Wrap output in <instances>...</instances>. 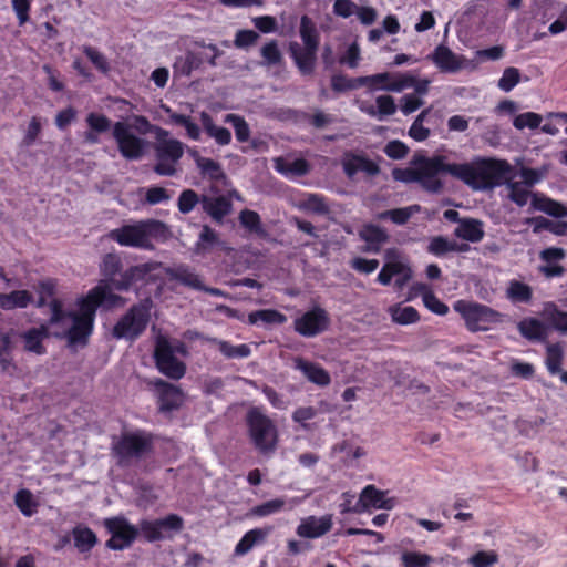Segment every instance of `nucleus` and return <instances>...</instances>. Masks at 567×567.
<instances>
[{"instance_id": "nucleus-43", "label": "nucleus", "mask_w": 567, "mask_h": 567, "mask_svg": "<svg viewBox=\"0 0 567 567\" xmlns=\"http://www.w3.org/2000/svg\"><path fill=\"white\" fill-rule=\"evenodd\" d=\"M564 361V349L559 342L550 343L546 347V368L551 375L559 374Z\"/></svg>"}, {"instance_id": "nucleus-57", "label": "nucleus", "mask_w": 567, "mask_h": 567, "mask_svg": "<svg viewBox=\"0 0 567 567\" xmlns=\"http://www.w3.org/2000/svg\"><path fill=\"white\" fill-rule=\"evenodd\" d=\"M17 507L24 516H31L35 512L32 493L28 489H20L14 496Z\"/></svg>"}, {"instance_id": "nucleus-45", "label": "nucleus", "mask_w": 567, "mask_h": 567, "mask_svg": "<svg viewBox=\"0 0 567 567\" xmlns=\"http://www.w3.org/2000/svg\"><path fill=\"white\" fill-rule=\"evenodd\" d=\"M207 340L209 342L216 343L218 346V350L220 351V353L228 359L247 358L251 353L249 346L245 343L234 346L228 341L218 340L216 338H209Z\"/></svg>"}, {"instance_id": "nucleus-21", "label": "nucleus", "mask_w": 567, "mask_h": 567, "mask_svg": "<svg viewBox=\"0 0 567 567\" xmlns=\"http://www.w3.org/2000/svg\"><path fill=\"white\" fill-rule=\"evenodd\" d=\"M333 520L331 514H326L321 517L308 516L301 520L297 527V534L305 538H319L332 528Z\"/></svg>"}, {"instance_id": "nucleus-5", "label": "nucleus", "mask_w": 567, "mask_h": 567, "mask_svg": "<svg viewBox=\"0 0 567 567\" xmlns=\"http://www.w3.org/2000/svg\"><path fill=\"white\" fill-rule=\"evenodd\" d=\"M509 171L506 161L476 159L471 163H457L458 179L473 189H487L498 184Z\"/></svg>"}, {"instance_id": "nucleus-22", "label": "nucleus", "mask_w": 567, "mask_h": 567, "mask_svg": "<svg viewBox=\"0 0 567 567\" xmlns=\"http://www.w3.org/2000/svg\"><path fill=\"white\" fill-rule=\"evenodd\" d=\"M293 368L299 370L309 382L318 386L324 388L331 383L330 373L317 362L297 357L293 359Z\"/></svg>"}, {"instance_id": "nucleus-11", "label": "nucleus", "mask_w": 567, "mask_h": 567, "mask_svg": "<svg viewBox=\"0 0 567 567\" xmlns=\"http://www.w3.org/2000/svg\"><path fill=\"white\" fill-rule=\"evenodd\" d=\"M454 310L461 315L472 332L487 331L493 324L501 322L502 315L498 311L477 302L458 300L454 303Z\"/></svg>"}, {"instance_id": "nucleus-16", "label": "nucleus", "mask_w": 567, "mask_h": 567, "mask_svg": "<svg viewBox=\"0 0 567 567\" xmlns=\"http://www.w3.org/2000/svg\"><path fill=\"white\" fill-rule=\"evenodd\" d=\"M330 318L321 307H315L293 321L295 331L306 338L316 337L328 329Z\"/></svg>"}, {"instance_id": "nucleus-3", "label": "nucleus", "mask_w": 567, "mask_h": 567, "mask_svg": "<svg viewBox=\"0 0 567 567\" xmlns=\"http://www.w3.org/2000/svg\"><path fill=\"white\" fill-rule=\"evenodd\" d=\"M544 175L545 171L523 167L506 184L508 198L518 206L526 205L530 199L532 207L536 210L544 212L554 217L567 216V208L560 203L544 195L530 194L529 188L538 183Z\"/></svg>"}, {"instance_id": "nucleus-46", "label": "nucleus", "mask_w": 567, "mask_h": 567, "mask_svg": "<svg viewBox=\"0 0 567 567\" xmlns=\"http://www.w3.org/2000/svg\"><path fill=\"white\" fill-rule=\"evenodd\" d=\"M203 63V59L196 53L188 51L185 55L176 59L174 70L181 75L188 76L194 70H197Z\"/></svg>"}, {"instance_id": "nucleus-38", "label": "nucleus", "mask_w": 567, "mask_h": 567, "mask_svg": "<svg viewBox=\"0 0 567 567\" xmlns=\"http://www.w3.org/2000/svg\"><path fill=\"white\" fill-rule=\"evenodd\" d=\"M72 535L74 546L80 553H87L97 544L96 534L87 526L74 527Z\"/></svg>"}, {"instance_id": "nucleus-23", "label": "nucleus", "mask_w": 567, "mask_h": 567, "mask_svg": "<svg viewBox=\"0 0 567 567\" xmlns=\"http://www.w3.org/2000/svg\"><path fill=\"white\" fill-rule=\"evenodd\" d=\"M69 319L72 320V326L65 331V333H53V336L55 338L65 337L70 346H85L93 332L94 322L74 316H70Z\"/></svg>"}, {"instance_id": "nucleus-29", "label": "nucleus", "mask_w": 567, "mask_h": 567, "mask_svg": "<svg viewBox=\"0 0 567 567\" xmlns=\"http://www.w3.org/2000/svg\"><path fill=\"white\" fill-rule=\"evenodd\" d=\"M271 532V526L252 528L246 532L235 546L234 554L236 556L248 554L255 546L264 544Z\"/></svg>"}, {"instance_id": "nucleus-50", "label": "nucleus", "mask_w": 567, "mask_h": 567, "mask_svg": "<svg viewBox=\"0 0 567 567\" xmlns=\"http://www.w3.org/2000/svg\"><path fill=\"white\" fill-rule=\"evenodd\" d=\"M286 505L285 499L282 498H274L270 501H267L265 503H261L259 505L254 506L249 515L256 516V517H267L274 514H277L284 509Z\"/></svg>"}, {"instance_id": "nucleus-31", "label": "nucleus", "mask_w": 567, "mask_h": 567, "mask_svg": "<svg viewBox=\"0 0 567 567\" xmlns=\"http://www.w3.org/2000/svg\"><path fill=\"white\" fill-rule=\"evenodd\" d=\"M199 120L205 133L218 145L225 146L231 142L230 131L226 127L216 125L213 117L207 112H200Z\"/></svg>"}, {"instance_id": "nucleus-53", "label": "nucleus", "mask_w": 567, "mask_h": 567, "mask_svg": "<svg viewBox=\"0 0 567 567\" xmlns=\"http://www.w3.org/2000/svg\"><path fill=\"white\" fill-rule=\"evenodd\" d=\"M121 267L122 264L120 257L114 252H110L103 258L101 272L106 278V280L113 285V280H115L114 277L120 272Z\"/></svg>"}, {"instance_id": "nucleus-48", "label": "nucleus", "mask_w": 567, "mask_h": 567, "mask_svg": "<svg viewBox=\"0 0 567 567\" xmlns=\"http://www.w3.org/2000/svg\"><path fill=\"white\" fill-rule=\"evenodd\" d=\"M507 298L513 302L529 303L533 298V290L527 284L512 280L507 288Z\"/></svg>"}, {"instance_id": "nucleus-39", "label": "nucleus", "mask_w": 567, "mask_h": 567, "mask_svg": "<svg viewBox=\"0 0 567 567\" xmlns=\"http://www.w3.org/2000/svg\"><path fill=\"white\" fill-rule=\"evenodd\" d=\"M192 155L202 175L214 181L225 178V173L218 162L208 157L199 156L197 152H192Z\"/></svg>"}, {"instance_id": "nucleus-55", "label": "nucleus", "mask_w": 567, "mask_h": 567, "mask_svg": "<svg viewBox=\"0 0 567 567\" xmlns=\"http://www.w3.org/2000/svg\"><path fill=\"white\" fill-rule=\"evenodd\" d=\"M133 125L131 126V130L134 127L140 134H154V137L156 138L159 136L166 135V130L162 128L161 126L153 125L151 122L143 115H134L132 117Z\"/></svg>"}, {"instance_id": "nucleus-26", "label": "nucleus", "mask_w": 567, "mask_h": 567, "mask_svg": "<svg viewBox=\"0 0 567 567\" xmlns=\"http://www.w3.org/2000/svg\"><path fill=\"white\" fill-rule=\"evenodd\" d=\"M50 322L41 324L38 328H30L21 334L23 340L24 350L28 352L35 353L38 355L44 354L47 352L45 347L43 346V341L48 339L51 333L49 330Z\"/></svg>"}, {"instance_id": "nucleus-12", "label": "nucleus", "mask_w": 567, "mask_h": 567, "mask_svg": "<svg viewBox=\"0 0 567 567\" xmlns=\"http://www.w3.org/2000/svg\"><path fill=\"white\" fill-rule=\"evenodd\" d=\"M358 84L365 86L371 92L386 91L400 93L411 89L413 75L401 72H381L358 78Z\"/></svg>"}, {"instance_id": "nucleus-42", "label": "nucleus", "mask_w": 567, "mask_h": 567, "mask_svg": "<svg viewBox=\"0 0 567 567\" xmlns=\"http://www.w3.org/2000/svg\"><path fill=\"white\" fill-rule=\"evenodd\" d=\"M162 107L168 114L172 123L182 125L186 130V134L190 140L198 141L200 138V128L190 116L175 113L171 107L165 105Z\"/></svg>"}, {"instance_id": "nucleus-59", "label": "nucleus", "mask_w": 567, "mask_h": 567, "mask_svg": "<svg viewBox=\"0 0 567 567\" xmlns=\"http://www.w3.org/2000/svg\"><path fill=\"white\" fill-rule=\"evenodd\" d=\"M197 204H200V197L193 189H185L179 194L177 206L182 214L190 213Z\"/></svg>"}, {"instance_id": "nucleus-60", "label": "nucleus", "mask_w": 567, "mask_h": 567, "mask_svg": "<svg viewBox=\"0 0 567 567\" xmlns=\"http://www.w3.org/2000/svg\"><path fill=\"white\" fill-rule=\"evenodd\" d=\"M424 306L435 315L444 316L449 312V307L441 301L433 291L425 290L422 295Z\"/></svg>"}, {"instance_id": "nucleus-40", "label": "nucleus", "mask_w": 567, "mask_h": 567, "mask_svg": "<svg viewBox=\"0 0 567 567\" xmlns=\"http://www.w3.org/2000/svg\"><path fill=\"white\" fill-rule=\"evenodd\" d=\"M455 234L462 239L476 243L484 235L483 224L475 219H464L455 229Z\"/></svg>"}, {"instance_id": "nucleus-52", "label": "nucleus", "mask_w": 567, "mask_h": 567, "mask_svg": "<svg viewBox=\"0 0 567 567\" xmlns=\"http://www.w3.org/2000/svg\"><path fill=\"white\" fill-rule=\"evenodd\" d=\"M225 123L234 126L236 138L239 142H247L250 137V128L243 116L229 113L224 118Z\"/></svg>"}, {"instance_id": "nucleus-27", "label": "nucleus", "mask_w": 567, "mask_h": 567, "mask_svg": "<svg viewBox=\"0 0 567 567\" xmlns=\"http://www.w3.org/2000/svg\"><path fill=\"white\" fill-rule=\"evenodd\" d=\"M289 51L297 68L302 74L308 75L313 72L318 49L303 47L298 42H291L289 44Z\"/></svg>"}, {"instance_id": "nucleus-30", "label": "nucleus", "mask_w": 567, "mask_h": 567, "mask_svg": "<svg viewBox=\"0 0 567 567\" xmlns=\"http://www.w3.org/2000/svg\"><path fill=\"white\" fill-rule=\"evenodd\" d=\"M370 507L373 508H386L384 505V493L378 489L374 485L365 486L353 507V512L361 513Z\"/></svg>"}, {"instance_id": "nucleus-20", "label": "nucleus", "mask_w": 567, "mask_h": 567, "mask_svg": "<svg viewBox=\"0 0 567 567\" xmlns=\"http://www.w3.org/2000/svg\"><path fill=\"white\" fill-rule=\"evenodd\" d=\"M155 386L158 391L159 411L172 412L178 410L184 403L182 390L164 380H157Z\"/></svg>"}, {"instance_id": "nucleus-18", "label": "nucleus", "mask_w": 567, "mask_h": 567, "mask_svg": "<svg viewBox=\"0 0 567 567\" xmlns=\"http://www.w3.org/2000/svg\"><path fill=\"white\" fill-rule=\"evenodd\" d=\"M394 279V286L396 289H403L412 278V270L409 266L401 261L389 260L384 264L381 271L378 275V281L384 286L390 285L391 280Z\"/></svg>"}, {"instance_id": "nucleus-37", "label": "nucleus", "mask_w": 567, "mask_h": 567, "mask_svg": "<svg viewBox=\"0 0 567 567\" xmlns=\"http://www.w3.org/2000/svg\"><path fill=\"white\" fill-rule=\"evenodd\" d=\"M298 207L301 210L327 216L331 213L330 206L327 202V199L318 194H306L305 197L299 202Z\"/></svg>"}, {"instance_id": "nucleus-62", "label": "nucleus", "mask_w": 567, "mask_h": 567, "mask_svg": "<svg viewBox=\"0 0 567 567\" xmlns=\"http://www.w3.org/2000/svg\"><path fill=\"white\" fill-rule=\"evenodd\" d=\"M498 561V555L494 550H481L471 556L468 563L472 567H492Z\"/></svg>"}, {"instance_id": "nucleus-19", "label": "nucleus", "mask_w": 567, "mask_h": 567, "mask_svg": "<svg viewBox=\"0 0 567 567\" xmlns=\"http://www.w3.org/2000/svg\"><path fill=\"white\" fill-rule=\"evenodd\" d=\"M153 269H155L153 264L132 266L121 275L120 279L113 280V287L116 290L126 291L137 284L147 282L152 279Z\"/></svg>"}, {"instance_id": "nucleus-35", "label": "nucleus", "mask_w": 567, "mask_h": 567, "mask_svg": "<svg viewBox=\"0 0 567 567\" xmlns=\"http://www.w3.org/2000/svg\"><path fill=\"white\" fill-rule=\"evenodd\" d=\"M565 257V250H540V258L546 262L540 268L547 277H558L565 271L564 267L557 262Z\"/></svg>"}, {"instance_id": "nucleus-4", "label": "nucleus", "mask_w": 567, "mask_h": 567, "mask_svg": "<svg viewBox=\"0 0 567 567\" xmlns=\"http://www.w3.org/2000/svg\"><path fill=\"white\" fill-rule=\"evenodd\" d=\"M85 121L95 133H105L112 127L118 152L125 159L137 161L145 154L147 142L135 135L128 123L118 121L112 125L109 117L95 112L89 113Z\"/></svg>"}, {"instance_id": "nucleus-28", "label": "nucleus", "mask_w": 567, "mask_h": 567, "mask_svg": "<svg viewBox=\"0 0 567 567\" xmlns=\"http://www.w3.org/2000/svg\"><path fill=\"white\" fill-rule=\"evenodd\" d=\"M341 163L344 173L349 177H353L359 172L365 173L368 176H374L380 172L379 166L373 161L351 153L344 154Z\"/></svg>"}, {"instance_id": "nucleus-13", "label": "nucleus", "mask_w": 567, "mask_h": 567, "mask_svg": "<svg viewBox=\"0 0 567 567\" xmlns=\"http://www.w3.org/2000/svg\"><path fill=\"white\" fill-rule=\"evenodd\" d=\"M111 538L105 546L112 550H123L132 546L138 536V528L132 525L124 516L105 518L103 522Z\"/></svg>"}, {"instance_id": "nucleus-33", "label": "nucleus", "mask_w": 567, "mask_h": 567, "mask_svg": "<svg viewBox=\"0 0 567 567\" xmlns=\"http://www.w3.org/2000/svg\"><path fill=\"white\" fill-rule=\"evenodd\" d=\"M274 167L285 176H302L310 169L309 163L303 158L288 159L276 157L274 159Z\"/></svg>"}, {"instance_id": "nucleus-32", "label": "nucleus", "mask_w": 567, "mask_h": 567, "mask_svg": "<svg viewBox=\"0 0 567 567\" xmlns=\"http://www.w3.org/2000/svg\"><path fill=\"white\" fill-rule=\"evenodd\" d=\"M519 333L529 341H545L548 330L544 322L536 318H525L517 324Z\"/></svg>"}, {"instance_id": "nucleus-49", "label": "nucleus", "mask_w": 567, "mask_h": 567, "mask_svg": "<svg viewBox=\"0 0 567 567\" xmlns=\"http://www.w3.org/2000/svg\"><path fill=\"white\" fill-rule=\"evenodd\" d=\"M240 225L251 234L264 235V228L260 216L257 212L250 209H244L238 216Z\"/></svg>"}, {"instance_id": "nucleus-54", "label": "nucleus", "mask_w": 567, "mask_h": 567, "mask_svg": "<svg viewBox=\"0 0 567 567\" xmlns=\"http://www.w3.org/2000/svg\"><path fill=\"white\" fill-rule=\"evenodd\" d=\"M420 210L419 205H413L403 208L390 209L380 214V218H389L398 225L405 224L411 216Z\"/></svg>"}, {"instance_id": "nucleus-56", "label": "nucleus", "mask_w": 567, "mask_h": 567, "mask_svg": "<svg viewBox=\"0 0 567 567\" xmlns=\"http://www.w3.org/2000/svg\"><path fill=\"white\" fill-rule=\"evenodd\" d=\"M520 82V71L517 68H506L498 80V87L504 92L512 91Z\"/></svg>"}, {"instance_id": "nucleus-44", "label": "nucleus", "mask_w": 567, "mask_h": 567, "mask_svg": "<svg viewBox=\"0 0 567 567\" xmlns=\"http://www.w3.org/2000/svg\"><path fill=\"white\" fill-rule=\"evenodd\" d=\"M300 38L303 47H310L318 49L319 47V33L316 24L308 16H302L300 19Z\"/></svg>"}, {"instance_id": "nucleus-2", "label": "nucleus", "mask_w": 567, "mask_h": 567, "mask_svg": "<svg viewBox=\"0 0 567 567\" xmlns=\"http://www.w3.org/2000/svg\"><path fill=\"white\" fill-rule=\"evenodd\" d=\"M125 299L112 292L111 286L106 281H101L99 285L89 290V292L78 300L79 311H68L60 299H53L50 302V324H62L70 316L81 319L95 321L96 310L102 307L105 310L113 309L123 305Z\"/></svg>"}, {"instance_id": "nucleus-63", "label": "nucleus", "mask_w": 567, "mask_h": 567, "mask_svg": "<svg viewBox=\"0 0 567 567\" xmlns=\"http://www.w3.org/2000/svg\"><path fill=\"white\" fill-rule=\"evenodd\" d=\"M261 56L266 65H276L282 60L281 52L276 41H270L261 48Z\"/></svg>"}, {"instance_id": "nucleus-34", "label": "nucleus", "mask_w": 567, "mask_h": 567, "mask_svg": "<svg viewBox=\"0 0 567 567\" xmlns=\"http://www.w3.org/2000/svg\"><path fill=\"white\" fill-rule=\"evenodd\" d=\"M33 301V296L28 290H13L9 293H0V307L4 310L27 308Z\"/></svg>"}, {"instance_id": "nucleus-14", "label": "nucleus", "mask_w": 567, "mask_h": 567, "mask_svg": "<svg viewBox=\"0 0 567 567\" xmlns=\"http://www.w3.org/2000/svg\"><path fill=\"white\" fill-rule=\"evenodd\" d=\"M184 527L183 518L177 514H168L164 518L155 520L142 519L138 525V533L148 543L171 538V533L181 532Z\"/></svg>"}, {"instance_id": "nucleus-8", "label": "nucleus", "mask_w": 567, "mask_h": 567, "mask_svg": "<svg viewBox=\"0 0 567 567\" xmlns=\"http://www.w3.org/2000/svg\"><path fill=\"white\" fill-rule=\"evenodd\" d=\"M152 450V435L142 431L122 434L112 446L113 456L121 467L130 466L134 460L143 458Z\"/></svg>"}, {"instance_id": "nucleus-61", "label": "nucleus", "mask_w": 567, "mask_h": 567, "mask_svg": "<svg viewBox=\"0 0 567 567\" xmlns=\"http://www.w3.org/2000/svg\"><path fill=\"white\" fill-rule=\"evenodd\" d=\"M542 123V116L534 112H526L517 115L514 121L513 125L517 130H524L526 127L534 130L537 128Z\"/></svg>"}, {"instance_id": "nucleus-24", "label": "nucleus", "mask_w": 567, "mask_h": 567, "mask_svg": "<svg viewBox=\"0 0 567 567\" xmlns=\"http://www.w3.org/2000/svg\"><path fill=\"white\" fill-rule=\"evenodd\" d=\"M203 210L216 223H221L233 210L230 198L224 195L200 197Z\"/></svg>"}, {"instance_id": "nucleus-64", "label": "nucleus", "mask_w": 567, "mask_h": 567, "mask_svg": "<svg viewBox=\"0 0 567 567\" xmlns=\"http://www.w3.org/2000/svg\"><path fill=\"white\" fill-rule=\"evenodd\" d=\"M83 52L99 71H101L104 74H106L110 71V64L106 58L95 48L85 45L83 48Z\"/></svg>"}, {"instance_id": "nucleus-15", "label": "nucleus", "mask_w": 567, "mask_h": 567, "mask_svg": "<svg viewBox=\"0 0 567 567\" xmlns=\"http://www.w3.org/2000/svg\"><path fill=\"white\" fill-rule=\"evenodd\" d=\"M154 360L158 371L169 379L179 380L186 373L185 363L174 354L172 344L164 338L155 344Z\"/></svg>"}, {"instance_id": "nucleus-36", "label": "nucleus", "mask_w": 567, "mask_h": 567, "mask_svg": "<svg viewBox=\"0 0 567 567\" xmlns=\"http://www.w3.org/2000/svg\"><path fill=\"white\" fill-rule=\"evenodd\" d=\"M543 317L553 329L567 333V311L560 310L554 302H548L544 307Z\"/></svg>"}, {"instance_id": "nucleus-17", "label": "nucleus", "mask_w": 567, "mask_h": 567, "mask_svg": "<svg viewBox=\"0 0 567 567\" xmlns=\"http://www.w3.org/2000/svg\"><path fill=\"white\" fill-rule=\"evenodd\" d=\"M427 59L443 73H457L470 65V61L464 55L456 54L445 44L435 47Z\"/></svg>"}, {"instance_id": "nucleus-41", "label": "nucleus", "mask_w": 567, "mask_h": 567, "mask_svg": "<svg viewBox=\"0 0 567 567\" xmlns=\"http://www.w3.org/2000/svg\"><path fill=\"white\" fill-rule=\"evenodd\" d=\"M287 321V317L276 309H260L251 311L248 315V323L258 324H284Z\"/></svg>"}, {"instance_id": "nucleus-6", "label": "nucleus", "mask_w": 567, "mask_h": 567, "mask_svg": "<svg viewBox=\"0 0 567 567\" xmlns=\"http://www.w3.org/2000/svg\"><path fill=\"white\" fill-rule=\"evenodd\" d=\"M245 424L251 444L260 454L276 451L279 441L277 425L260 408L252 406L247 411Z\"/></svg>"}, {"instance_id": "nucleus-47", "label": "nucleus", "mask_w": 567, "mask_h": 567, "mask_svg": "<svg viewBox=\"0 0 567 567\" xmlns=\"http://www.w3.org/2000/svg\"><path fill=\"white\" fill-rule=\"evenodd\" d=\"M392 321L399 324H411L420 320L419 311L412 306H393L390 308Z\"/></svg>"}, {"instance_id": "nucleus-9", "label": "nucleus", "mask_w": 567, "mask_h": 567, "mask_svg": "<svg viewBox=\"0 0 567 567\" xmlns=\"http://www.w3.org/2000/svg\"><path fill=\"white\" fill-rule=\"evenodd\" d=\"M152 303L148 299L133 305L114 324L112 336L115 339L135 341L147 328Z\"/></svg>"}, {"instance_id": "nucleus-58", "label": "nucleus", "mask_w": 567, "mask_h": 567, "mask_svg": "<svg viewBox=\"0 0 567 567\" xmlns=\"http://www.w3.org/2000/svg\"><path fill=\"white\" fill-rule=\"evenodd\" d=\"M378 120H383L391 116L396 112V104L394 97L388 94L379 95L375 99Z\"/></svg>"}, {"instance_id": "nucleus-25", "label": "nucleus", "mask_w": 567, "mask_h": 567, "mask_svg": "<svg viewBox=\"0 0 567 567\" xmlns=\"http://www.w3.org/2000/svg\"><path fill=\"white\" fill-rule=\"evenodd\" d=\"M172 279L187 286L192 289L206 291L212 296H220L221 291L217 288H207L203 285L200 277L187 266H178L169 271Z\"/></svg>"}, {"instance_id": "nucleus-10", "label": "nucleus", "mask_w": 567, "mask_h": 567, "mask_svg": "<svg viewBox=\"0 0 567 567\" xmlns=\"http://www.w3.org/2000/svg\"><path fill=\"white\" fill-rule=\"evenodd\" d=\"M185 145L181 141L169 136H157L154 143L156 164L154 172L161 176H173L177 172V165L183 157Z\"/></svg>"}, {"instance_id": "nucleus-1", "label": "nucleus", "mask_w": 567, "mask_h": 567, "mask_svg": "<svg viewBox=\"0 0 567 567\" xmlns=\"http://www.w3.org/2000/svg\"><path fill=\"white\" fill-rule=\"evenodd\" d=\"M443 174L458 179L457 163H450L444 155L431 157L415 153L405 168H395L392 176L398 182L416 183L431 194H441L445 187Z\"/></svg>"}, {"instance_id": "nucleus-51", "label": "nucleus", "mask_w": 567, "mask_h": 567, "mask_svg": "<svg viewBox=\"0 0 567 567\" xmlns=\"http://www.w3.org/2000/svg\"><path fill=\"white\" fill-rule=\"evenodd\" d=\"M401 567H427L433 557L421 551H404L400 557Z\"/></svg>"}, {"instance_id": "nucleus-7", "label": "nucleus", "mask_w": 567, "mask_h": 567, "mask_svg": "<svg viewBox=\"0 0 567 567\" xmlns=\"http://www.w3.org/2000/svg\"><path fill=\"white\" fill-rule=\"evenodd\" d=\"M169 235L164 223L153 219L124 225L109 233V237L121 246H146L152 240L161 241Z\"/></svg>"}]
</instances>
